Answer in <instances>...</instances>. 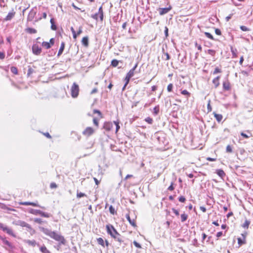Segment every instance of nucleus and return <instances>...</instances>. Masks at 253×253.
<instances>
[{
	"mask_svg": "<svg viewBox=\"0 0 253 253\" xmlns=\"http://www.w3.org/2000/svg\"><path fill=\"white\" fill-rule=\"evenodd\" d=\"M40 231L42 232L45 235L49 236L50 238L53 239L56 241L59 242V245H65L66 243V240L64 237L57 233L54 231H52L47 228H45L43 227H39Z\"/></svg>",
	"mask_w": 253,
	"mask_h": 253,
	"instance_id": "nucleus-1",
	"label": "nucleus"
},
{
	"mask_svg": "<svg viewBox=\"0 0 253 253\" xmlns=\"http://www.w3.org/2000/svg\"><path fill=\"white\" fill-rule=\"evenodd\" d=\"M107 232L116 241H118L120 245L124 242V237L121 236L111 224H108L106 226Z\"/></svg>",
	"mask_w": 253,
	"mask_h": 253,
	"instance_id": "nucleus-2",
	"label": "nucleus"
},
{
	"mask_svg": "<svg viewBox=\"0 0 253 253\" xmlns=\"http://www.w3.org/2000/svg\"><path fill=\"white\" fill-rule=\"evenodd\" d=\"M138 63L137 62L134 67L129 70V71L127 73L126 77L125 78V81H126V84H128L130 79L132 77L135 73H140V69L138 71H136V69L138 66Z\"/></svg>",
	"mask_w": 253,
	"mask_h": 253,
	"instance_id": "nucleus-3",
	"label": "nucleus"
},
{
	"mask_svg": "<svg viewBox=\"0 0 253 253\" xmlns=\"http://www.w3.org/2000/svg\"><path fill=\"white\" fill-rule=\"evenodd\" d=\"M0 229L1 230L4 232L6 233L10 236H11L13 237H15L16 235L14 233L13 230L11 228L7 226L6 225L1 223L0 222Z\"/></svg>",
	"mask_w": 253,
	"mask_h": 253,
	"instance_id": "nucleus-4",
	"label": "nucleus"
},
{
	"mask_svg": "<svg viewBox=\"0 0 253 253\" xmlns=\"http://www.w3.org/2000/svg\"><path fill=\"white\" fill-rule=\"evenodd\" d=\"M71 96L73 98H76L79 95V86L76 83H74L71 88Z\"/></svg>",
	"mask_w": 253,
	"mask_h": 253,
	"instance_id": "nucleus-5",
	"label": "nucleus"
},
{
	"mask_svg": "<svg viewBox=\"0 0 253 253\" xmlns=\"http://www.w3.org/2000/svg\"><path fill=\"white\" fill-rule=\"evenodd\" d=\"M37 13V7H34L31 9L27 17V20L28 21H32L34 19Z\"/></svg>",
	"mask_w": 253,
	"mask_h": 253,
	"instance_id": "nucleus-6",
	"label": "nucleus"
},
{
	"mask_svg": "<svg viewBox=\"0 0 253 253\" xmlns=\"http://www.w3.org/2000/svg\"><path fill=\"white\" fill-rule=\"evenodd\" d=\"M33 53L36 55H39L42 52V48L37 43L32 46Z\"/></svg>",
	"mask_w": 253,
	"mask_h": 253,
	"instance_id": "nucleus-7",
	"label": "nucleus"
},
{
	"mask_svg": "<svg viewBox=\"0 0 253 253\" xmlns=\"http://www.w3.org/2000/svg\"><path fill=\"white\" fill-rule=\"evenodd\" d=\"M94 132V129L91 127H87L83 132V134L86 136H89Z\"/></svg>",
	"mask_w": 253,
	"mask_h": 253,
	"instance_id": "nucleus-8",
	"label": "nucleus"
},
{
	"mask_svg": "<svg viewBox=\"0 0 253 253\" xmlns=\"http://www.w3.org/2000/svg\"><path fill=\"white\" fill-rule=\"evenodd\" d=\"M171 9V7L170 6H169V7L166 8H159L158 10L160 14L161 15H163L165 14L168 13Z\"/></svg>",
	"mask_w": 253,
	"mask_h": 253,
	"instance_id": "nucleus-9",
	"label": "nucleus"
},
{
	"mask_svg": "<svg viewBox=\"0 0 253 253\" xmlns=\"http://www.w3.org/2000/svg\"><path fill=\"white\" fill-rule=\"evenodd\" d=\"M15 12L12 9L11 11H10L6 17L4 18L5 21H10L15 16Z\"/></svg>",
	"mask_w": 253,
	"mask_h": 253,
	"instance_id": "nucleus-10",
	"label": "nucleus"
},
{
	"mask_svg": "<svg viewBox=\"0 0 253 253\" xmlns=\"http://www.w3.org/2000/svg\"><path fill=\"white\" fill-rule=\"evenodd\" d=\"M0 240L2 241V243L7 246L10 248H12V244L6 240L5 237L0 236Z\"/></svg>",
	"mask_w": 253,
	"mask_h": 253,
	"instance_id": "nucleus-11",
	"label": "nucleus"
},
{
	"mask_svg": "<svg viewBox=\"0 0 253 253\" xmlns=\"http://www.w3.org/2000/svg\"><path fill=\"white\" fill-rule=\"evenodd\" d=\"M22 204L23 205H25V206L31 205L34 207H40V208H42V209H45V208L44 207H42V206H40L37 203L26 202H24V203H22Z\"/></svg>",
	"mask_w": 253,
	"mask_h": 253,
	"instance_id": "nucleus-12",
	"label": "nucleus"
},
{
	"mask_svg": "<svg viewBox=\"0 0 253 253\" xmlns=\"http://www.w3.org/2000/svg\"><path fill=\"white\" fill-rule=\"evenodd\" d=\"M223 88L224 90L226 91H228L231 89L230 84L228 80L223 82Z\"/></svg>",
	"mask_w": 253,
	"mask_h": 253,
	"instance_id": "nucleus-13",
	"label": "nucleus"
},
{
	"mask_svg": "<svg viewBox=\"0 0 253 253\" xmlns=\"http://www.w3.org/2000/svg\"><path fill=\"white\" fill-rule=\"evenodd\" d=\"M113 126L112 123L110 122H106L104 123L103 126L104 128L107 131L111 130L113 128Z\"/></svg>",
	"mask_w": 253,
	"mask_h": 253,
	"instance_id": "nucleus-14",
	"label": "nucleus"
},
{
	"mask_svg": "<svg viewBox=\"0 0 253 253\" xmlns=\"http://www.w3.org/2000/svg\"><path fill=\"white\" fill-rule=\"evenodd\" d=\"M220 78V76H219L213 79L212 82L214 84L215 88H217L219 85Z\"/></svg>",
	"mask_w": 253,
	"mask_h": 253,
	"instance_id": "nucleus-15",
	"label": "nucleus"
},
{
	"mask_svg": "<svg viewBox=\"0 0 253 253\" xmlns=\"http://www.w3.org/2000/svg\"><path fill=\"white\" fill-rule=\"evenodd\" d=\"M15 224L16 225L20 226L21 227H27V226H28L29 224L24 221L19 220L16 221Z\"/></svg>",
	"mask_w": 253,
	"mask_h": 253,
	"instance_id": "nucleus-16",
	"label": "nucleus"
},
{
	"mask_svg": "<svg viewBox=\"0 0 253 253\" xmlns=\"http://www.w3.org/2000/svg\"><path fill=\"white\" fill-rule=\"evenodd\" d=\"M126 217L127 220L128 221L129 223L133 227H136V225L135 223V221L134 219H131L129 214H126Z\"/></svg>",
	"mask_w": 253,
	"mask_h": 253,
	"instance_id": "nucleus-17",
	"label": "nucleus"
},
{
	"mask_svg": "<svg viewBox=\"0 0 253 253\" xmlns=\"http://www.w3.org/2000/svg\"><path fill=\"white\" fill-rule=\"evenodd\" d=\"M98 14L99 15V18L101 21L103 20V11L102 9V6H101L98 9Z\"/></svg>",
	"mask_w": 253,
	"mask_h": 253,
	"instance_id": "nucleus-18",
	"label": "nucleus"
},
{
	"mask_svg": "<svg viewBox=\"0 0 253 253\" xmlns=\"http://www.w3.org/2000/svg\"><path fill=\"white\" fill-rule=\"evenodd\" d=\"M64 48H65V43L64 42H62L61 43L60 47L59 48V50L58 54H57L58 56H59L60 55H61L62 54Z\"/></svg>",
	"mask_w": 253,
	"mask_h": 253,
	"instance_id": "nucleus-19",
	"label": "nucleus"
},
{
	"mask_svg": "<svg viewBox=\"0 0 253 253\" xmlns=\"http://www.w3.org/2000/svg\"><path fill=\"white\" fill-rule=\"evenodd\" d=\"M214 117L215 118L216 121L218 122H221L222 120L223 117L222 115L221 114H216V113H213Z\"/></svg>",
	"mask_w": 253,
	"mask_h": 253,
	"instance_id": "nucleus-20",
	"label": "nucleus"
},
{
	"mask_svg": "<svg viewBox=\"0 0 253 253\" xmlns=\"http://www.w3.org/2000/svg\"><path fill=\"white\" fill-rule=\"evenodd\" d=\"M82 44L85 46H87L88 45V39L87 37H84L82 39Z\"/></svg>",
	"mask_w": 253,
	"mask_h": 253,
	"instance_id": "nucleus-21",
	"label": "nucleus"
},
{
	"mask_svg": "<svg viewBox=\"0 0 253 253\" xmlns=\"http://www.w3.org/2000/svg\"><path fill=\"white\" fill-rule=\"evenodd\" d=\"M251 223V221L249 220L246 219L245 222L242 225V227L244 228L248 229Z\"/></svg>",
	"mask_w": 253,
	"mask_h": 253,
	"instance_id": "nucleus-22",
	"label": "nucleus"
},
{
	"mask_svg": "<svg viewBox=\"0 0 253 253\" xmlns=\"http://www.w3.org/2000/svg\"><path fill=\"white\" fill-rule=\"evenodd\" d=\"M216 173L219 176L222 178L225 176V173L224 172V171L220 169L217 170Z\"/></svg>",
	"mask_w": 253,
	"mask_h": 253,
	"instance_id": "nucleus-23",
	"label": "nucleus"
},
{
	"mask_svg": "<svg viewBox=\"0 0 253 253\" xmlns=\"http://www.w3.org/2000/svg\"><path fill=\"white\" fill-rule=\"evenodd\" d=\"M25 242L29 245L32 246L33 247H35L37 245V243H36V241L34 240H27Z\"/></svg>",
	"mask_w": 253,
	"mask_h": 253,
	"instance_id": "nucleus-24",
	"label": "nucleus"
},
{
	"mask_svg": "<svg viewBox=\"0 0 253 253\" xmlns=\"http://www.w3.org/2000/svg\"><path fill=\"white\" fill-rule=\"evenodd\" d=\"M26 31L29 34H36L37 31L36 29L32 28H28L26 29Z\"/></svg>",
	"mask_w": 253,
	"mask_h": 253,
	"instance_id": "nucleus-25",
	"label": "nucleus"
},
{
	"mask_svg": "<svg viewBox=\"0 0 253 253\" xmlns=\"http://www.w3.org/2000/svg\"><path fill=\"white\" fill-rule=\"evenodd\" d=\"M51 25V29L53 30H56L57 29V27L55 24L54 20L53 18H51L50 20Z\"/></svg>",
	"mask_w": 253,
	"mask_h": 253,
	"instance_id": "nucleus-26",
	"label": "nucleus"
},
{
	"mask_svg": "<svg viewBox=\"0 0 253 253\" xmlns=\"http://www.w3.org/2000/svg\"><path fill=\"white\" fill-rule=\"evenodd\" d=\"M30 212L34 215H40L41 211L39 210L31 209Z\"/></svg>",
	"mask_w": 253,
	"mask_h": 253,
	"instance_id": "nucleus-27",
	"label": "nucleus"
},
{
	"mask_svg": "<svg viewBox=\"0 0 253 253\" xmlns=\"http://www.w3.org/2000/svg\"><path fill=\"white\" fill-rule=\"evenodd\" d=\"M40 251L42 253H50L49 251H48L45 246H43L41 247L40 249Z\"/></svg>",
	"mask_w": 253,
	"mask_h": 253,
	"instance_id": "nucleus-28",
	"label": "nucleus"
},
{
	"mask_svg": "<svg viewBox=\"0 0 253 253\" xmlns=\"http://www.w3.org/2000/svg\"><path fill=\"white\" fill-rule=\"evenodd\" d=\"M238 244H239V246H241L243 245H244L246 244V240L242 239L241 238H238Z\"/></svg>",
	"mask_w": 253,
	"mask_h": 253,
	"instance_id": "nucleus-29",
	"label": "nucleus"
},
{
	"mask_svg": "<svg viewBox=\"0 0 253 253\" xmlns=\"http://www.w3.org/2000/svg\"><path fill=\"white\" fill-rule=\"evenodd\" d=\"M159 110H160L159 106L157 105V106H155L153 109V114L155 116L157 115L159 113Z\"/></svg>",
	"mask_w": 253,
	"mask_h": 253,
	"instance_id": "nucleus-30",
	"label": "nucleus"
},
{
	"mask_svg": "<svg viewBox=\"0 0 253 253\" xmlns=\"http://www.w3.org/2000/svg\"><path fill=\"white\" fill-rule=\"evenodd\" d=\"M42 45L46 49H49L51 47L50 43L47 42H43Z\"/></svg>",
	"mask_w": 253,
	"mask_h": 253,
	"instance_id": "nucleus-31",
	"label": "nucleus"
},
{
	"mask_svg": "<svg viewBox=\"0 0 253 253\" xmlns=\"http://www.w3.org/2000/svg\"><path fill=\"white\" fill-rule=\"evenodd\" d=\"M188 218V215L185 213L181 214V221L182 222H185Z\"/></svg>",
	"mask_w": 253,
	"mask_h": 253,
	"instance_id": "nucleus-32",
	"label": "nucleus"
},
{
	"mask_svg": "<svg viewBox=\"0 0 253 253\" xmlns=\"http://www.w3.org/2000/svg\"><path fill=\"white\" fill-rule=\"evenodd\" d=\"M181 93L182 95H186V98L188 99L190 96V93L187 90H183L181 91Z\"/></svg>",
	"mask_w": 253,
	"mask_h": 253,
	"instance_id": "nucleus-33",
	"label": "nucleus"
},
{
	"mask_svg": "<svg viewBox=\"0 0 253 253\" xmlns=\"http://www.w3.org/2000/svg\"><path fill=\"white\" fill-rule=\"evenodd\" d=\"M26 228H27V231L29 232L31 235L35 234V230L32 228L30 224H28V226H27Z\"/></svg>",
	"mask_w": 253,
	"mask_h": 253,
	"instance_id": "nucleus-34",
	"label": "nucleus"
},
{
	"mask_svg": "<svg viewBox=\"0 0 253 253\" xmlns=\"http://www.w3.org/2000/svg\"><path fill=\"white\" fill-rule=\"evenodd\" d=\"M97 243L98 244L101 245L103 247H105L104 241L103 239L102 238H97Z\"/></svg>",
	"mask_w": 253,
	"mask_h": 253,
	"instance_id": "nucleus-35",
	"label": "nucleus"
},
{
	"mask_svg": "<svg viewBox=\"0 0 253 253\" xmlns=\"http://www.w3.org/2000/svg\"><path fill=\"white\" fill-rule=\"evenodd\" d=\"M119 61L117 59H113L111 61V65L114 67H117L119 64Z\"/></svg>",
	"mask_w": 253,
	"mask_h": 253,
	"instance_id": "nucleus-36",
	"label": "nucleus"
},
{
	"mask_svg": "<svg viewBox=\"0 0 253 253\" xmlns=\"http://www.w3.org/2000/svg\"><path fill=\"white\" fill-rule=\"evenodd\" d=\"M11 72L15 75H17L18 74V70L17 68L14 66H12L10 68Z\"/></svg>",
	"mask_w": 253,
	"mask_h": 253,
	"instance_id": "nucleus-37",
	"label": "nucleus"
},
{
	"mask_svg": "<svg viewBox=\"0 0 253 253\" xmlns=\"http://www.w3.org/2000/svg\"><path fill=\"white\" fill-rule=\"evenodd\" d=\"M109 211L113 215L117 213V212L115 211V208L112 206H110Z\"/></svg>",
	"mask_w": 253,
	"mask_h": 253,
	"instance_id": "nucleus-38",
	"label": "nucleus"
},
{
	"mask_svg": "<svg viewBox=\"0 0 253 253\" xmlns=\"http://www.w3.org/2000/svg\"><path fill=\"white\" fill-rule=\"evenodd\" d=\"M34 72H35L34 70L31 67L29 66L27 72V76H31Z\"/></svg>",
	"mask_w": 253,
	"mask_h": 253,
	"instance_id": "nucleus-39",
	"label": "nucleus"
},
{
	"mask_svg": "<svg viewBox=\"0 0 253 253\" xmlns=\"http://www.w3.org/2000/svg\"><path fill=\"white\" fill-rule=\"evenodd\" d=\"M40 215H41L42 216L44 217H49L50 216V214L49 213L43 212L42 211H41Z\"/></svg>",
	"mask_w": 253,
	"mask_h": 253,
	"instance_id": "nucleus-40",
	"label": "nucleus"
},
{
	"mask_svg": "<svg viewBox=\"0 0 253 253\" xmlns=\"http://www.w3.org/2000/svg\"><path fill=\"white\" fill-rule=\"evenodd\" d=\"M86 197V195L84 193H83L82 192H79L78 191H77V197L78 198H82L83 197Z\"/></svg>",
	"mask_w": 253,
	"mask_h": 253,
	"instance_id": "nucleus-41",
	"label": "nucleus"
},
{
	"mask_svg": "<svg viewBox=\"0 0 253 253\" xmlns=\"http://www.w3.org/2000/svg\"><path fill=\"white\" fill-rule=\"evenodd\" d=\"M205 35L207 38L210 39L211 40H215L213 37L211 33L208 32H205Z\"/></svg>",
	"mask_w": 253,
	"mask_h": 253,
	"instance_id": "nucleus-42",
	"label": "nucleus"
},
{
	"mask_svg": "<svg viewBox=\"0 0 253 253\" xmlns=\"http://www.w3.org/2000/svg\"><path fill=\"white\" fill-rule=\"evenodd\" d=\"M231 52L232 53L233 57H236L237 56V55H236L237 49H234L233 48V47H231Z\"/></svg>",
	"mask_w": 253,
	"mask_h": 253,
	"instance_id": "nucleus-43",
	"label": "nucleus"
},
{
	"mask_svg": "<svg viewBox=\"0 0 253 253\" xmlns=\"http://www.w3.org/2000/svg\"><path fill=\"white\" fill-rule=\"evenodd\" d=\"M222 71H221V70L220 69H219L218 67H216L215 68L214 71L213 72V75H215L217 73H221Z\"/></svg>",
	"mask_w": 253,
	"mask_h": 253,
	"instance_id": "nucleus-44",
	"label": "nucleus"
},
{
	"mask_svg": "<svg viewBox=\"0 0 253 253\" xmlns=\"http://www.w3.org/2000/svg\"><path fill=\"white\" fill-rule=\"evenodd\" d=\"M226 151L227 153H232V147L228 145L226 147Z\"/></svg>",
	"mask_w": 253,
	"mask_h": 253,
	"instance_id": "nucleus-45",
	"label": "nucleus"
},
{
	"mask_svg": "<svg viewBox=\"0 0 253 253\" xmlns=\"http://www.w3.org/2000/svg\"><path fill=\"white\" fill-rule=\"evenodd\" d=\"M34 222H36V223H39V224H42V222H43V221H42V219L40 218H35L34 219Z\"/></svg>",
	"mask_w": 253,
	"mask_h": 253,
	"instance_id": "nucleus-46",
	"label": "nucleus"
},
{
	"mask_svg": "<svg viewBox=\"0 0 253 253\" xmlns=\"http://www.w3.org/2000/svg\"><path fill=\"white\" fill-rule=\"evenodd\" d=\"M208 53L211 55V56H214L215 54V51L212 49H208Z\"/></svg>",
	"mask_w": 253,
	"mask_h": 253,
	"instance_id": "nucleus-47",
	"label": "nucleus"
},
{
	"mask_svg": "<svg viewBox=\"0 0 253 253\" xmlns=\"http://www.w3.org/2000/svg\"><path fill=\"white\" fill-rule=\"evenodd\" d=\"M114 123L116 126V132H117L120 128V126H119V122H117V121H114Z\"/></svg>",
	"mask_w": 253,
	"mask_h": 253,
	"instance_id": "nucleus-48",
	"label": "nucleus"
},
{
	"mask_svg": "<svg viewBox=\"0 0 253 253\" xmlns=\"http://www.w3.org/2000/svg\"><path fill=\"white\" fill-rule=\"evenodd\" d=\"M145 120L146 122H147L149 124H152L153 122V119L150 117L146 118Z\"/></svg>",
	"mask_w": 253,
	"mask_h": 253,
	"instance_id": "nucleus-49",
	"label": "nucleus"
},
{
	"mask_svg": "<svg viewBox=\"0 0 253 253\" xmlns=\"http://www.w3.org/2000/svg\"><path fill=\"white\" fill-rule=\"evenodd\" d=\"M93 124L94 125L96 126V127H98V126H99V123H98V120L97 119L94 118H93Z\"/></svg>",
	"mask_w": 253,
	"mask_h": 253,
	"instance_id": "nucleus-50",
	"label": "nucleus"
},
{
	"mask_svg": "<svg viewBox=\"0 0 253 253\" xmlns=\"http://www.w3.org/2000/svg\"><path fill=\"white\" fill-rule=\"evenodd\" d=\"M173 88V84H169L167 87V90L169 92H170L172 91Z\"/></svg>",
	"mask_w": 253,
	"mask_h": 253,
	"instance_id": "nucleus-51",
	"label": "nucleus"
},
{
	"mask_svg": "<svg viewBox=\"0 0 253 253\" xmlns=\"http://www.w3.org/2000/svg\"><path fill=\"white\" fill-rule=\"evenodd\" d=\"M240 29L243 31H250V29L248 28H247V27L245 26H240Z\"/></svg>",
	"mask_w": 253,
	"mask_h": 253,
	"instance_id": "nucleus-52",
	"label": "nucleus"
},
{
	"mask_svg": "<svg viewBox=\"0 0 253 253\" xmlns=\"http://www.w3.org/2000/svg\"><path fill=\"white\" fill-rule=\"evenodd\" d=\"M134 245L137 248H141V246L139 243L137 242L136 241L133 242Z\"/></svg>",
	"mask_w": 253,
	"mask_h": 253,
	"instance_id": "nucleus-53",
	"label": "nucleus"
},
{
	"mask_svg": "<svg viewBox=\"0 0 253 253\" xmlns=\"http://www.w3.org/2000/svg\"><path fill=\"white\" fill-rule=\"evenodd\" d=\"M174 189V187L173 186V182H171L170 185L168 187V190L169 191H172Z\"/></svg>",
	"mask_w": 253,
	"mask_h": 253,
	"instance_id": "nucleus-54",
	"label": "nucleus"
},
{
	"mask_svg": "<svg viewBox=\"0 0 253 253\" xmlns=\"http://www.w3.org/2000/svg\"><path fill=\"white\" fill-rule=\"evenodd\" d=\"M178 200L179 202H180L181 203H184L186 201V199L185 198V197L184 196H181L179 197Z\"/></svg>",
	"mask_w": 253,
	"mask_h": 253,
	"instance_id": "nucleus-55",
	"label": "nucleus"
},
{
	"mask_svg": "<svg viewBox=\"0 0 253 253\" xmlns=\"http://www.w3.org/2000/svg\"><path fill=\"white\" fill-rule=\"evenodd\" d=\"M57 184L55 183L52 182V183H50V187L51 188H52V189L56 188H57Z\"/></svg>",
	"mask_w": 253,
	"mask_h": 253,
	"instance_id": "nucleus-56",
	"label": "nucleus"
},
{
	"mask_svg": "<svg viewBox=\"0 0 253 253\" xmlns=\"http://www.w3.org/2000/svg\"><path fill=\"white\" fill-rule=\"evenodd\" d=\"M98 14L97 13L94 14H92L91 15V17L93 19L96 20H97L98 19Z\"/></svg>",
	"mask_w": 253,
	"mask_h": 253,
	"instance_id": "nucleus-57",
	"label": "nucleus"
},
{
	"mask_svg": "<svg viewBox=\"0 0 253 253\" xmlns=\"http://www.w3.org/2000/svg\"><path fill=\"white\" fill-rule=\"evenodd\" d=\"M210 102L211 101L209 100V103L208 104V106H207V109H208V112H211L212 110V108H211V106L210 105Z\"/></svg>",
	"mask_w": 253,
	"mask_h": 253,
	"instance_id": "nucleus-58",
	"label": "nucleus"
},
{
	"mask_svg": "<svg viewBox=\"0 0 253 253\" xmlns=\"http://www.w3.org/2000/svg\"><path fill=\"white\" fill-rule=\"evenodd\" d=\"M172 211L173 212V213L176 215V216H178L179 215V211H178V210L175 209L174 208H172Z\"/></svg>",
	"mask_w": 253,
	"mask_h": 253,
	"instance_id": "nucleus-59",
	"label": "nucleus"
},
{
	"mask_svg": "<svg viewBox=\"0 0 253 253\" xmlns=\"http://www.w3.org/2000/svg\"><path fill=\"white\" fill-rule=\"evenodd\" d=\"M215 33L217 35H220L221 34V31L219 29H217V28H216L215 29Z\"/></svg>",
	"mask_w": 253,
	"mask_h": 253,
	"instance_id": "nucleus-60",
	"label": "nucleus"
},
{
	"mask_svg": "<svg viewBox=\"0 0 253 253\" xmlns=\"http://www.w3.org/2000/svg\"><path fill=\"white\" fill-rule=\"evenodd\" d=\"M93 113L94 114H98L99 116H101L102 114H101V112L98 110H96V109H94L93 110Z\"/></svg>",
	"mask_w": 253,
	"mask_h": 253,
	"instance_id": "nucleus-61",
	"label": "nucleus"
},
{
	"mask_svg": "<svg viewBox=\"0 0 253 253\" xmlns=\"http://www.w3.org/2000/svg\"><path fill=\"white\" fill-rule=\"evenodd\" d=\"M241 135L244 137L245 138H248L250 137V136L247 135V134L244 133L243 132H241Z\"/></svg>",
	"mask_w": 253,
	"mask_h": 253,
	"instance_id": "nucleus-62",
	"label": "nucleus"
},
{
	"mask_svg": "<svg viewBox=\"0 0 253 253\" xmlns=\"http://www.w3.org/2000/svg\"><path fill=\"white\" fill-rule=\"evenodd\" d=\"M5 57V54L4 52H0V59H3Z\"/></svg>",
	"mask_w": 253,
	"mask_h": 253,
	"instance_id": "nucleus-63",
	"label": "nucleus"
},
{
	"mask_svg": "<svg viewBox=\"0 0 253 253\" xmlns=\"http://www.w3.org/2000/svg\"><path fill=\"white\" fill-rule=\"evenodd\" d=\"M193 245L195 246H196V247H198L199 246V244L198 243V240L196 239H195L193 240Z\"/></svg>",
	"mask_w": 253,
	"mask_h": 253,
	"instance_id": "nucleus-64",
	"label": "nucleus"
}]
</instances>
